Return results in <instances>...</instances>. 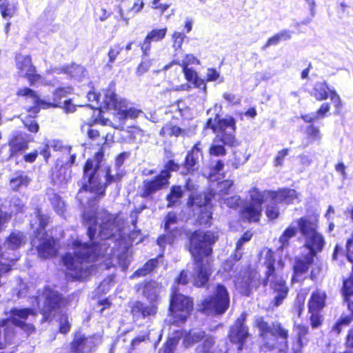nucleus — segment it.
Here are the masks:
<instances>
[{
    "label": "nucleus",
    "mask_w": 353,
    "mask_h": 353,
    "mask_svg": "<svg viewBox=\"0 0 353 353\" xmlns=\"http://www.w3.org/2000/svg\"><path fill=\"white\" fill-rule=\"evenodd\" d=\"M97 166V161H87L84 167V177L88 179V183L84 184L77 194L81 204H86L91 208H94V201L103 196L105 192V186L96 176ZM83 219L88 225V234L90 240L93 241L94 246L90 248L78 239L73 240L69 244L68 252L62 258L67 269V275L79 280L85 279L91 274V261L111 254L110 243H103L101 241H110L111 238L121 240L125 234L124 221L119 215L110 214L104 210L97 212L92 209H87L83 212Z\"/></svg>",
    "instance_id": "obj_1"
},
{
    "label": "nucleus",
    "mask_w": 353,
    "mask_h": 353,
    "mask_svg": "<svg viewBox=\"0 0 353 353\" xmlns=\"http://www.w3.org/2000/svg\"><path fill=\"white\" fill-rule=\"evenodd\" d=\"M217 236L211 232H195L190 239V252L195 261L193 284L196 287L203 286L211 274V267L207 258L212 252L211 245Z\"/></svg>",
    "instance_id": "obj_2"
},
{
    "label": "nucleus",
    "mask_w": 353,
    "mask_h": 353,
    "mask_svg": "<svg viewBox=\"0 0 353 353\" xmlns=\"http://www.w3.org/2000/svg\"><path fill=\"white\" fill-rule=\"evenodd\" d=\"M250 200L241 209V214L243 219L249 222L259 221L262 212V204L266 194L274 203H291L299 199V195L294 190L282 189L277 192H261L256 188H252L249 192Z\"/></svg>",
    "instance_id": "obj_3"
},
{
    "label": "nucleus",
    "mask_w": 353,
    "mask_h": 353,
    "mask_svg": "<svg viewBox=\"0 0 353 353\" xmlns=\"http://www.w3.org/2000/svg\"><path fill=\"white\" fill-rule=\"evenodd\" d=\"M235 123V120L231 117L220 119L218 115H216L214 119H208L207 127L216 133V136L210 148V154L214 156L224 155L225 154L224 145L231 147L238 145L234 136Z\"/></svg>",
    "instance_id": "obj_4"
},
{
    "label": "nucleus",
    "mask_w": 353,
    "mask_h": 353,
    "mask_svg": "<svg viewBox=\"0 0 353 353\" xmlns=\"http://www.w3.org/2000/svg\"><path fill=\"white\" fill-rule=\"evenodd\" d=\"M36 312L29 308H14L10 311L9 319L0 321V349L6 347L13 343L14 334L11 325L22 327L28 332H32L34 326L30 323H25L28 319L34 318Z\"/></svg>",
    "instance_id": "obj_5"
},
{
    "label": "nucleus",
    "mask_w": 353,
    "mask_h": 353,
    "mask_svg": "<svg viewBox=\"0 0 353 353\" xmlns=\"http://www.w3.org/2000/svg\"><path fill=\"white\" fill-rule=\"evenodd\" d=\"M37 304L41 309L46 321L52 320L55 316H59V331L67 333L70 328L68 316L61 310L62 302L57 291L47 287L37 298Z\"/></svg>",
    "instance_id": "obj_6"
},
{
    "label": "nucleus",
    "mask_w": 353,
    "mask_h": 353,
    "mask_svg": "<svg viewBox=\"0 0 353 353\" xmlns=\"http://www.w3.org/2000/svg\"><path fill=\"white\" fill-rule=\"evenodd\" d=\"M275 259L273 252L267 248H263L260 253L259 263L265 268V279L264 285L270 284L271 288L276 293L274 296V305L279 306L287 296L288 289L279 271L274 268Z\"/></svg>",
    "instance_id": "obj_7"
},
{
    "label": "nucleus",
    "mask_w": 353,
    "mask_h": 353,
    "mask_svg": "<svg viewBox=\"0 0 353 353\" xmlns=\"http://www.w3.org/2000/svg\"><path fill=\"white\" fill-rule=\"evenodd\" d=\"M256 323L262 338L261 350L268 352L277 348L281 353H285L287 349L288 331L279 323H274L270 327L261 318L258 319Z\"/></svg>",
    "instance_id": "obj_8"
},
{
    "label": "nucleus",
    "mask_w": 353,
    "mask_h": 353,
    "mask_svg": "<svg viewBox=\"0 0 353 353\" xmlns=\"http://www.w3.org/2000/svg\"><path fill=\"white\" fill-rule=\"evenodd\" d=\"M318 221L316 216H304L297 220L299 230L304 238V247L308 250L307 254L314 257L325 245L323 236L316 231Z\"/></svg>",
    "instance_id": "obj_9"
},
{
    "label": "nucleus",
    "mask_w": 353,
    "mask_h": 353,
    "mask_svg": "<svg viewBox=\"0 0 353 353\" xmlns=\"http://www.w3.org/2000/svg\"><path fill=\"white\" fill-rule=\"evenodd\" d=\"M233 181L231 180H224L217 183V193L212 194H204L196 196H192L190 199L192 205H197L199 207L203 206L204 208L201 210V214L199 216V224H208L211 218L212 212L209 210L208 204L211 200L212 196H214L220 203L221 199L225 198V196L229 194L230 190L233 186Z\"/></svg>",
    "instance_id": "obj_10"
},
{
    "label": "nucleus",
    "mask_w": 353,
    "mask_h": 353,
    "mask_svg": "<svg viewBox=\"0 0 353 353\" xmlns=\"http://www.w3.org/2000/svg\"><path fill=\"white\" fill-rule=\"evenodd\" d=\"M179 289L172 288L170 312L173 317V323L183 322L193 308V302L188 296L179 293Z\"/></svg>",
    "instance_id": "obj_11"
},
{
    "label": "nucleus",
    "mask_w": 353,
    "mask_h": 353,
    "mask_svg": "<svg viewBox=\"0 0 353 353\" xmlns=\"http://www.w3.org/2000/svg\"><path fill=\"white\" fill-rule=\"evenodd\" d=\"M72 92L73 89L70 86L59 88L54 91L52 99L49 101L41 99L34 91L28 88L20 89L17 94L18 95L30 97L32 99V101L36 106L45 109L61 107V105H62L61 99L63 97H66L68 95L71 94Z\"/></svg>",
    "instance_id": "obj_12"
},
{
    "label": "nucleus",
    "mask_w": 353,
    "mask_h": 353,
    "mask_svg": "<svg viewBox=\"0 0 353 353\" xmlns=\"http://www.w3.org/2000/svg\"><path fill=\"white\" fill-rule=\"evenodd\" d=\"M229 303L228 294L225 288L218 285L214 295L203 301L201 310L208 314H220L227 310Z\"/></svg>",
    "instance_id": "obj_13"
},
{
    "label": "nucleus",
    "mask_w": 353,
    "mask_h": 353,
    "mask_svg": "<svg viewBox=\"0 0 353 353\" xmlns=\"http://www.w3.org/2000/svg\"><path fill=\"white\" fill-rule=\"evenodd\" d=\"M179 165L174 161H170L166 165V170L161 171L153 180H145L143 181L142 196L147 197L157 191L163 188L168 184L170 177L169 170H178Z\"/></svg>",
    "instance_id": "obj_14"
},
{
    "label": "nucleus",
    "mask_w": 353,
    "mask_h": 353,
    "mask_svg": "<svg viewBox=\"0 0 353 353\" xmlns=\"http://www.w3.org/2000/svg\"><path fill=\"white\" fill-rule=\"evenodd\" d=\"M125 103V107L119 108L118 112L114 113V118L115 120H118V124L113 123L110 120L104 118H96L94 121H87V123L91 125L92 122L99 123L102 125H111L114 129L123 130L126 119H135L143 113L140 110L132 107L129 108L128 102L126 100Z\"/></svg>",
    "instance_id": "obj_15"
},
{
    "label": "nucleus",
    "mask_w": 353,
    "mask_h": 353,
    "mask_svg": "<svg viewBox=\"0 0 353 353\" xmlns=\"http://www.w3.org/2000/svg\"><path fill=\"white\" fill-rule=\"evenodd\" d=\"M125 99L117 97L114 92L113 87H110L103 91L102 99L100 98L99 106L90 105L92 108L88 110L90 113H97L98 116L100 114L101 108H106L108 110H113L117 112L119 108L125 106Z\"/></svg>",
    "instance_id": "obj_16"
},
{
    "label": "nucleus",
    "mask_w": 353,
    "mask_h": 353,
    "mask_svg": "<svg viewBox=\"0 0 353 353\" xmlns=\"http://www.w3.org/2000/svg\"><path fill=\"white\" fill-rule=\"evenodd\" d=\"M313 96L318 101H323L330 96V100L335 108V114H339L342 108V102L339 95L333 90H330L325 82H317L315 83L312 92Z\"/></svg>",
    "instance_id": "obj_17"
},
{
    "label": "nucleus",
    "mask_w": 353,
    "mask_h": 353,
    "mask_svg": "<svg viewBox=\"0 0 353 353\" xmlns=\"http://www.w3.org/2000/svg\"><path fill=\"white\" fill-rule=\"evenodd\" d=\"M16 62L19 72L21 75L27 77L31 85H35L37 83H43V78L35 73V68L29 56L18 54L16 57Z\"/></svg>",
    "instance_id": "obj_18"
},
{
    "label": "nucleus",
    "mask_w": 353,
    "mask_h": 353,
    "mask_svg": "<svg viewBox=\"0 0 353 353\" xmlns=\"http://www.w3.org/2000/svg\"><path fill=\"white\" fill-rule=\"evenodd\" d=\"M259 283V274L256 271L245 272L243 276H237L234 281L236 289L240 293L249 295L252 288H256Z\"/></svg>",
    "instance_id": "obj_19"
},
{
    "label": "nucleus",
    "mask_w": 353,
    "mask_h": 353,
    "mask_svg": "<svg viewBox=\"0 0 353 353\" xmlns=\"http://www.w3.org/2000/svg\"><path fill=\"white\" fill-rule=\"evenodd\" d=\"M313 261L314 256L307 254L296 257L294 265V275L292 281L294 283L303 280V276L307 273Z\"/></svg>",
    "instance_id": "obj_20"
},
{
    "label": "nucleus",
    "mask_w": 353,
    "mask_h": 353,
    "mask_svg": "<svg viewBox=\"0 0 353 353\" xmlns=\"http://www.w3.org/2000/svg\"><path fill=\"white\" fill-rule=\"evenodd\" d=\"M245 319V314H242L241 318L237 319L235 325L231 328L229 335L232 343L239 344V350H241L242 343L248 335V329L243 325Z\"/></svg>",
    "instance_id": "obj_21"
},
{
    "label": "nucleus",
    "mask_w": 353,
    "mask_h": 353,
    "mask_svg": "<svg viewBox=\"0 0 353 353\" xmlns=\"http://www.w3.org/2000/svg\"><path fill=\"white\" fill-rule=\"evenodd\" d=\"M161 285L155 281L147 282L138 285L137 291L142 290V293L150 303H159V294Z\"/></svg>",
    "instance_id": "obj_22"
},
{
    "label": "nucleus",
    "mask_w": 353,
    "mask_h": 353,
    "mask_svg": "<svg viewBox=\"0 0 353 353\" xmlns=\"http://www.w3.org/2000/svg\"><path fill=\"white\" fill-rule=\"evenodd\" d=\"M166 33V28H163L161 29H153L148 33L147 36L145 37L143 42L141 46V51L145 57L150 55L151 43L152 41H161L165 37Z\"/></svg>",
    "instance_id": "obj_23"
},
{
    "label": "nucleus",
    "mask_w": 353,
    "mask_h": 353,
    "mask_svg": "<svg viewBox=\"0 0 353 353\" xmlns=\"http://www.w3.org/2000/svg\"><path fill=\"white\" fill-rule=\"evenodd\" d=\"M32 244L37 246L38 254L42 258L52 257L57 253L56 242L52 238L41 239L39 244H37V240L34 239Z\"/></svg>",
    "instance_id": "obj_24"
},
{
    "label": "nucleus",
    "mask_w": 353,
    "mask_h": 353,
    "mask_svg": "<svg viewBox=\"0 0 353 353\" xmlns=\"http://www.w3.org/2000/svg\"><path fill=\"white\" fill-rule=\"evenodd\" d=\"M200 145V143L195 144L192 150L187 154L184 164V169L185 170H182V174H187L194 170V166L198 163L199 158L202 156L201 148Z\"/></svg>",
    "instance_id": "obj_25"
},
{
    "label": "nucleus",
    "mask_w": 353,
    "mask_h": 353,
    "mask_svg": "<svg viewBox=\"0 0 353 353\" xmlns=\"http://www.w3.org/2000/svg\"><path fill=\"white\" fill-rule=\"evenodd\" d=\"M91 339L84 335L77 334L71 344V353H84L91 350L93 347Z\"/></svg>",
    "instance_id": "obj_26"
},
{
    "label": "nucleus",
    "mask_w": 353,
    "mask_h": 353,
    "mask_svg": "<svg viewBox=\"0 0 353 353\" xmlns=\"http://www.w3.org/2000/svg\"><path fill=\"white\" fill-rule=\"evenodd\" d=\"M326 294L323 291L313 292L308 303L309 312L321 311L325 305Z\"/></svg>",
    "instance_id": "obj_27"
},
{
    "label": "nucleus",
    "mask_w": 353,
    "mask_h": 353,
    "mask_svg": "<svg viewBox=\"0 0 353 353\" xmlns=\"http://www.w3.org/2000/svg\"><path fill=\"white\" fill-rule=\"evenodd\" d=\"M157 303H150V305H145L141 302L137 301L134 304L132 308V312L134 315L140 312L144 318L149 316H154L157 312Z\"/></svg>",
    "instance_id": "obj_28"
},
{
    "label": "nucleus",
    "mask_w": 353,
    "mask_h": 353,
    "mask_svg": "<svg viewBox=\"0 0 353 353\" xmlns=\"http://www.w3.org/2000/svg\"><path fill=\"white\" fill-rule=\"evenodd\" d=\"M53 72L56 74L65 73L77 79H80L85 73L84 68L77 64L65 65L63 68H54Z\"/></svg>",
    "instance_id": "obj_29"
},
{
    "label": "nucleus",
    "mask_w": 353,
    "mask_h": 353,
    "mask_svg": "<svg viewBox=\"0 0 353 353\" xmlns=\"http://www.w3.org/2000/svg\"><path fill=\"white\" fill-rule=\"evenodd\" d=\"M185 79L192 83L194 87L202 89L205 92L206 85L204 80L198 77L197 72L190 68H182Z\"/></svg>",
    "instance_id": "obj_30"
},
{
    "label": "nucleus",
    "mask_w": 353,
    "mask_h": 353,
    "mask_svg": "<svg viewBox=\"0 0 353 353\" xmlns=\"http://www.w3.org/2000/svg\"><path fill=\"white\" fill-rule=\"evenodd\" d=\"M297 220L292 223L283 232L279 238V243H281L279 249L283 250L284 248L289 245V240L295 236L297 233Z\"/></svg>",
    "instance_id": "obj_31"
},
{
    "label": "nucleus",
    "mask_w": 353,
    "mask_h": 353,
    "mask_svg": "<svg viewBox=\"0 0 353 353\" xmlns=\"http://www.w3.org/2000/svg\"><path fill=\"white\" fill-rule=\"evenodd\" d=\"M24 243L23 235L21 232H13L8 237L4 246L9 250H14Z\"/></svg>",
    "instance_id": "obj_32"
},
{
    "label": "nucleus",
    "mask_w": 353,
    "mask_h": 353,
    "mask_svg": "<svg viewBox=\"0 0 353 353\" xmlns=\"http://www.w3.org/2000/svg\"><path fill=\"white\" fill-rule=\"evenodd\" d=\"M294 331L298 336L297 341L293 345V350L295 352H299L303 345V339L308 333V327L300 324L295 323Z\"/></svg>",
    "instance_id": "obj_33"
},
{
    "label": "nucleus",
    "mask_w": 353,
    "mask_h": 353,
    "mask_svg": "<svg viewBox=\"0 0 353 353\" xmlns=\"http://www.w3.org/2000/svg\"><path fill=\"white\" fill-rule=\"evenodd\" d=\"M214 341L212 337H207L205 339L203 343L199 345L197 352L199 353H225V351L217 350L214 347Z\"/></svg>",
    "instance_id": "obj_34"
},
{
    "label": "nucleus",
    "mask_w": 353,
    "mask_h": 353,
    "mask_svg": "<svg viewBox=\"0 0 353 353\" xmlns=\"http://www.w3.org/2000/svg\"><path fill=\"white\" fill-rule=\"evenodd\" d=\"M17 10L16 3H11L8 1L5 0L0 3V12L3 18H12L14 16Z\"/></svg>",
    "instance_id": "obj_35"
},
{
    "label": "nucleus",
    "mask_w": 353,
    "mask_h": 353,
    "mask_svg": "<svg viewBox=\"0 0 353 353\" xmlns=\"http://www.w3.org/2000/svg\"><path fill=\"white\" fill-rule=\"evenodd\" d=\"M199 61L192 54H185L184 58L179 61H172L167 65H165L163 68V70H167L174 64H179L182 68H189L188 65L191 64H199Z\"/></svg>",
    "instance_id": "obj_36"
},
{
    "label": "nucleus",
    "mask_w": 353,
    "mask_h": 353,
    "mask_svg": "<svg viewBox=\"0 0 353 353\" xmlns=\"http://www.w3.org/2000/svg\"><path fill=\"white\" fill-rule=\"evenodd\" d=\"M343 295L348 302L349 309L353 313V300H351V296H353V276L343 282Z\"/></svg>",
    "instance_id": "obj_37"
},
{
    "label": "nucleus",
    "mask_w": 353,
    "mask_h": 353,
    "mask_svg": "<svg viewBox=\"0 0 353 353\" xmlns=\"http://www.w3.org/2000/svg\"><path fill=\"white\" fill-rule=\"evenodd\" d=\"M123 175V171L122 169L113 165L108 168L106 170V183H110L113 181L119 180Z\"/></svg>",
    "instance_id": "obj_38"
},
{
    "label": "nucleus",
    "mask_w": 353,
    "mask_h": 353,
    "mask_svg": "<svg viewBox=\"0 0 353 353\" xmlns=\"http://www.w3.org/2000/svg\"><path fill=\"white\" fill-rule=\"evenodd\" d=\"M160 134L165 137H179L185 134V131L179 127L173 125L172 124H166L162 128Z\"/></svg>",
    "instance_id": "obj_39"
},
{
    "label": "nucleus",
    "mask_w": 353,
    "mask_h": 353,
    "mask_svg": "<svg viewBox=\"0 0 353 353\" xmlns=\"http://www.w3.org/2000/svg\"><path fill=\"white\" fill-rule=\"evenodd\" d=\"M157 265V259H151L148 262H147L143 268L137 270L132 276L131 278L134 279L136 277H139L142 276H145L150 273Z\"/></svg>",
    "instance_id": "obj_40"
},
{
    "label": "nucleus",
    "mask_w": 353,
    "mask_h": 353,
    "mask_svg": "<svg viewBox=\"0 0 353 353\" xmlns=\"http://www.w3.org/2000/svg\"><path fill=\"white\" fill-rule=\"evenodd\" d=\"M28 141L25 140L22 137L17 136L14 137L10 143L12 153H15L26 149L28 148Z\"/></svg>",
    "instance_id": "obj_41"
},
{
    "label": "nucleus",
    "mask_w": 353,
    "mask_h": 353,
    "mask_svg": "<svg viewBox=\"0 0 353 353\" xmlns=\"http://www.w3.org/2000/svg\"><path fill=\"white\" fill-rule=\"evenodd\" d=\"M183 191L181 186L174 185L171 188L170 193L167 196L169 202L168 206H171L176 203L183 195Z\"/></svg>",
    "instance_id": "obj_42"
},
{
    "label": "nucleus",
    "mask_w": 353,
    "mask_h": 353,
    "mask_svg": "<svg viewBox=\"0 0 353 353\" xmlns=\"http://www.w3.org/2000/svg\"><path fill=\"white\" fill-rule=\"evenodd\" d=\"M153 59H151L149 58V56L145 57L143 54V57L141 59V63L139 64L137 70L136 74L138 76H142L145 73H146L150 67L152 65Z\"/></svg>",
    "instance_id": "obj_43"
},
{
    "label": "nucleus",
    "mask_w": 353,
    "mask_h": 353,
    "mask_svg": "<svg viewBox=\"0 0 353 353\" xmlns=\"http://www.w3.org/2000/svg\"><path fill=\"white\" fill-rule=\"evenodd\" d=\"M59 172V174H57L53 171V180L57 181L60 184L65 183L70 179V170L65 167H61Z\"/></svg>",
    "instance_id": "obj_44"
},
{
    "label": "nucleus",
    "mask_w": 353,
    "mask_h": 353,
    "mask_svg": "<svg viewBox=\"0 0 353 353\" xmlns=\"http://www.w3.org/2000/svg\"><path fill=\"white\" fill-rule=\"evenodd\" d=\"M30 182L29 178L26 175H19L10 180V187L12 190H17L20 187L27 186Z\"/></svg>",
    "instance_id": "obj_45"
},
{
    "label": "nucleus",
    "mask_w": 353,
    "mask_h": 353,
    "mask_svg": "<svg viewBox=\"0 0 353 353\" xmlns=\"http://www.w3.org/2000/svg\"><path fill=\"white\" fill-rule=\"evenodd\" d=\"M185 35L181 32L175 31L172 34V47L175 50H181Z\"/></svg>",
    "instance_id": "obj_46"
},
{
    "label": "nucleus",
    "mask_w": 353,
    "mask_h": 353,
    "mask_svg": "<svg viewBox=\"0 0 353 353\" xmlns=\"http://www.w3.org/2000/svg\"><path fill=\"white\" fill-rule=\"evenodd\" d=\"M123 48L120 44H114L110 47L108 56L109 61L108 62V65L110 66L116 60L118 55L121 53Z\"/></svg>",
    "instance_id": "obj_47"
},
{
    "label": "nucleus",
    "mask_w": 353,
    "mask_h": 353,
    "mask_svg": "<svg viewBox=\"0 0 353 353\" xmlns=\"http://www.w3.org/2000/svg\"><path fill=\"white\" fill-rule=\"evenodd\" d=\"M203 337V332L201 331L190 332L185 336L184 343L185 346L190 345L195 342H197L200 339Z\"/></svg>",
    "instance_id": "obj_48"
},
{
    "label": "nucleus",
    "mask_w": 353,
    "mask_h": 353,
    "mask_svg": "<svg viewBox=\"0 0 353 353\" xmlns=\"http://www.w3.org/2000/svg\"><path fill=\"white\" fill-rule=\"evenodd\" d=\"M241 202V199L239 195H234L228 198H223L221 199V203L225 204L228 208H235L239 205Z\"/></svg>",
    "instance_id": "obj_49"
},
{
    "label": "nucleus",
    "mask_w": 353,
    "mask_h": 353,
    "mask_svg": "<svg viewBox=\"0 0 353 353\" xmlns=\"http://www.w3.org/2000/svg\"><path fill=\"white\" fill-rule=\"evenodd\" d=\"M321 311L309 312L310 314V323L313 328L318 327L322 322V316L320 314Z\"/></svg>",
    "instance_id": "obj_50"
},
{
    "label": "nucleus",
    "mask_w": 353,
    "mask_h": 353,
    "mask_svg": "<svg viewBox=\"0 0 353 353\" xmlns=\"http://www.w3.org/2000/svg\"><path fill=\"white\" fill-rule=\"evenodd\" d=\"M23 123L28 129L32 132H37L39 130V125L31 117H27L23 120Z\"/></svg>",
    "instance_id": "obj_51"
},
{
    "label": "nucleus",
    "mask_w": 353,
    "mask_h": 353,
    "mask_svg": "<svg viewBox=\"0 0 353 353\" xmlns=\"http://www.w3.org/2000/svg\"><path fill=\"white\" fill-rule=\"evenodd\" d=\"M307 133L313 140L319 141L321 139L319 129L313 125H310L307 128Z\"/></svg>",
    "instance_id": "obj_52"
},
{
    "label": "nucleus",
    "mask_w": 353,
    "mask_h": 353,
    "mask_svg": "<svg viewBox=\"0 0 353 353\" xmlns=\"http://www.w3.org/2000/svg\"><path fill=\"white\" fill-rule=\"evenodd\" d=\"M288 154V149H283L281 151H279L274 161V165L275 167L281 166L283 164V161L285 159V157Z\"/></svg>",
    "instance_id": "obj_53"
},
{
    "label": "nucleus",
    "mask_w": 353,
    "mask_h": 353,
    "mask_svg": "<svg viewBox=\"0 0 353 353\" xmlns=\"http://www.w3.org/2000/svg\"><path fill=\"white\" fill-rule=\"evenodd\" d=\"M279 212L274 205H268L266 210V215L270 219H275L279 216Z\"/></svg>",
    "instance_id": "obj_54"
},
{
    "label": "nucleus",
    "mask_w": 353,
    "mask_h": 353,
    "mask_svg": "<svg viewBox=\"0 0 353 353\" xmlns=\"http://www.w3.org/2000/svg\"><path fill=\"white\" fill-rule=\"evenodd\" d=\"M176 216L174 212H170L165 217V230H171V225L176 222Z\"/></svg>",
    "instance_id": "obj_55"
},
{
    "label": "nucleus",
    "mask_w": 353,
    "mask_h": 353,
    "mask_svg": "<svg viewBox=\"0 0 353 353\" xmlns=\"http://www.w3.org/2000/svg\"><path fill=\"white\" fill-rule=\"evenodd\" d=\"M252 236V234L249 231L244 233L243 236L236 243V250L237 252L241 250V248L243 246V244L245 242L250 241L251 239Z\"/></svg>",
    "instance_id": "obj_56"
},
{
    "label": "nucleus",
    "mask_w": 353,
    "mask_h": 353,
    "mask_svg": "<svg viewBox=\"0 0 353 353\" xmlns=\"http://www.w3.org/2000/svg\"><path fill=\"white\" fill-rule=\"evenodd\" d=\"M223 97L230 104L236 105L240 103L241 99L234 94L225 92Z\"/></svg>",
    "instance_id": "obj_57"
},
{
    "label": "nucleus",
    "mask_w": 353,
    "mask_h": 353,
    "mask_svg": "<svg viewBox=\"0 0 353 353\" xmlns=\"http://www.w3.org/2000/svg\"><path fill=\"white\" fill-rule=\"evenodd\" d=\"M191 89V85L188 83L182 84L172 83L170 87V90L172 91H188Z\"/></svg>",
    "instance_id": "obj_58"
},
{
    "label": "nucleus",
    "mask_w": 353,
    "mask_h": 353,
    "mask_svg": "<svg viewBox=\"0 0 353 353\" xmlns=\"http://www.w3.org/2000/svg\"><path fill=\"white\" fill-rule=\"evenodd\" d=\"M173 242L174 239L171 235L168 234L164 236H161L157 239V244L160 247H165L167 243L172 244Z\"/></svg>",
    "instance_id": "obj_59"
},
{
    "label": "nucleus",
    "mask_w": 353,
    "mask_h": 353,
    "mask_svg": "<svg viewBox=\"0 0 353 353\" xmlns=\"http://www.w3.org/2000/svg\"><path fill=\"white\" fill-rule=\"evenodd\" d=\"M54 198L56 199L57 204L53 203L54 208L58 214L63 215L65 208L64 203L59 196H55Z\"/></svg>",
    "instance_id": "obj_60"
},
{
    "label": "nucleus",
    "mask_w": 353,
    "mask_h": 353,
    "mask_svg": "<svg viewBox=\"0 0 353 353\" xmlns=\"http://www.w3.org/2000/svg\"><path fill=\"white\" fill-rule=\"evenodd\" d=\"M220 77L219 73L213 68H208L206 72L208 81H214L217 80Z\"/></svg>",
    "instance_id": "obj_61"
},
{
    "label": "nucleus",
    "mask_w": 353,
    "mask_h": 353,
    "mask_svg": "<svg viewBox=\"0 0 353 353\" xmlns=\"http://www.w3.org/2000/svg\"><path fill=\"white\" fill-rule=\"evenodd\" d=\"M330 105L328 103H323L318 111L316 112L318 118L319 117H324L326 116V114L330 111Z\"/></svg>",
    "instance_id": "obj_62"
},
{
    "label": "nucleus",
    "mask_w": 353,
    "mask_h": 353,
    "mask_svg": "<svg viewBox=\"0 0 353 353\" xmlns=\"http://www.w3.org/2000/svg\"><path fill=\"white\" fill-rule=\"evenodd\" d=\"M144 6L143 0H134L132 7L128 10V12L138 13L141 12Z\"/></svg>",
    "instance_id": "obj_63"
},
{
    "label": "nucleus",
    "mask_w": 353,
    "mask_h": 353,
    "mask_svg": "<svg viewBox=\"0 0 353 353\" xmlns=\"http://www.w3.org/2000/svg\"><path fill=\"white\" fill-rule=\"evenodd\" d=\"M174 340L170 339L165 345V346L159 350V353H174L173 346L174 345Z\"/></svg>",
    "instance_id": "obj_64"
}]
</instances>
